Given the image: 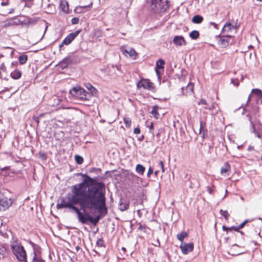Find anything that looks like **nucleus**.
Wrapping results in <instances>:
<instances>
[{
  "label": "nucleus",
  "mask_w": 262,
  "mask_h": 262,
  "mask_svg": "<svg viewBox=\"0 0 262 262\" xmlns=\"http://www.w3.org/2000/svg\"><path fill=\"white\" fill-rule=\"evenodd\" d=\"M82 8H85V6H83V7H77L75 9V11H77V12H79L80 13L81 12V9Z\"/></svg>",
  "instance_id": "nucleus-52"
},
{
  "label": "nucleus",
  "mask_w": 262,
  "mask_h": 262,
  "mask_svg": "<svg viewBox=\"0 0 262 262\" xmlns=\"http://www.w3.org/2000/svg\"><path fill=\"white\" fill-rule=\"evenodd\" d=\"M249 104H248V105H246V103L245 105L242 104L241 106V107L243 108V112L242 113V114H244L245 112H248V114L247 115V117L248 118L249 120H251V115L252 114L254 113V111L249 108Z\"/></svg>",
  "instance_id": "nucleus-14"
},
{
  "label": "nucleus",
  "mask_w": 262,
  "mask_h": 262,
  "mask_svg": "<svg viewBox=\"0 0 262 262\" xmlns=\"http://www.w3.org/2000/svg\"><path fill=\"white\" fill-rule=\"evenodd\" d=\"M222 229L224 231H235L236 232H239L241 234H243L244 233L242 231H240L239 229L238 228L237 226H231L230 227H228L226 226L225 225H223L222 227Z\"/></svg>",
  "instance_id": "nucleus-17"
},
{
  "label": "nucleus",
  "mask_w": 262,
  "mask_h": 262,
  "mask_svg": "<svg viewBox=\"0 0 262 262\" xmlns=\"http://www.w3.org/2000/svg\"><path fill=\"white\" fill-rule=\"evenodd\" d=\"M205 125V123H204L203 121L200 122V133L201 134L202 133L203 136H204L206 132Z\"/></svg>",
  "instance_id": "nucleus-35"
},
{
  "label": "nucleus",
  "mask_w": 262,
  "mask_h": 262,
  "mask_svg": "<svg viewBox=\"0 0 262 262\" xmlns=\"http://www.w3.org/2000/svg\"><path fill=\"white\" fill-rule=\"evenodd\" d=\"M158 106L157 105L154 106L152 107V110L151 111V113L154 116V117L156 118H158L159 114L158 112Z\"/></svg>",
  "instance_id": "nucleus-31"
},
{
  "label": "nucleus",
  "mask_w": 262,
  "mask_h": 262,
  "mask_svg": "<svg viewBox=\"0 0 262 262\" xmlns=\"http://www.w3.org/2000/svg\"><path fill=\"white\" fill-rule=\"evenodd\" d=\"M253 221V220H250V219H246L245 220L244 222H243L241 224H240L238 226V229L240 230L242 228H244V227L245 226V225L248 223H249V222H251Z\"/></svg>",
  "instance_id": "nucleus-36"
},
{
  "label": "nucleus",
  "mask_w": 262,
  "mask_h": 262,
  "mask_svg": "<svg viewBox=\"0 0 262 262\" xmlns=\"http://www.w3.org/2000/svg\"><path fill=\"white\" fill-rule=\"evenodd\" d=\"M198 104H203V105H207V103L205 99H201L200 101L198 102Z\"/></svg>",
  "instance_id": "nucleus-44"
},
{
  "label": "nucleus",
  "mask_w": 262,
  "mask_h": 262,
  "mask_svg": "<svg viewBox=\"0 0 262 262\" xmlns=\"http://www.w3.org/2000/svg\"><path fill=\"white\" fill-rule=\"evenodd\" d=\"M14 12L13 8H11L9 10L3 7H0V15L3 16H7L9 14H12Z\"/></svg>",
  "instance_id": "nucleus-15"
},
{
  "label": "nucleus",
  "mask_w": 262,
  "mask_h": 262,
  "mask_svg": "<svg viewBox=\"0 0 262 262\" xmlns=\"http://www.w3.org/2000/svg\"><path fill=\"white\" fill-rule=\"evenodd\" d=\"M12 200L7 198L0 199V211H4L8 209L12 205Z\"/></svg>",
  "instance_id": "nucleus-7"
},
{
  "label": "nucleus",
  "mask_w": 262,
  "mask_h": 262,
  "mask_svg": "<svg viewBox=\"0 0 262 262\" xmlns=\"http://www.w3.org/2000/svg\"><path fill=\"white\" fill-rule=\"evenodd\" d=\"M128 207V204L126 202H121L119 204V209L121 211L125 210Z\"/></svg>",
  "instance_id": "nucleus-30"
},
{
  "label": "nucleus",
  "mask_w": 262,
  "mask_h": 262,
  "mask_svg": "<svg viewBox=\"0 0 262 262\" xmlns=\"http://www.w3.org/2000/svg\"><path fill=\"white\" fill-rule=\"evenodd\" d=\"M96 245L99 247H105L104 242L102 238H99L96 242Z\"/></svg>",
  "instance_id": "nucleus-38"
},
{
  "label": "nucleus",
  "mask_w": 262,
  "mask_h": 262,
  "mask_svg": "<svg viewBox=\"0 0 262 262\" xmlns=\"http://www.w3.org/2000/svg\"><path fill=\"white\" fill-rule=\"evenodd\" d=\"M79 21V19L77 17H74L71 20L72 24L73 25H76V24H78Z\"/></svg>",
  "instance_id": "nucleus-42"
},
{
  "label": "nucleus",
  "mask_w": 262,
  "mask_h": 262,
  "mask_svg": "<svg viewBox=\"0 0 262 262\" xmlns=\"http://www.w3.org/2000/svg\"><path fill=\"white\" fill-rule=\"evenodd\" d=\"M205 106H204V108L205 109H206V110H212L214 108V106L213 104H211L210 105H209L208 104L207 105H205Z\"/></svg>",
  "instance_id": "nucleus-41"
},
{
  "label": "nucleus",
  "mask_w": 262,
  "mask_h": 262,
  "mask_svg": "<svg viewBox=\"0 0 262 262\" xmlns=\"http://www.w3.org/2000/svg\"><path fill=\"white\" fill-rule=\"evenodd\" d=\"M34 121L36 122L37 124L38 125L39 123V117H35L34 118Z\"/></svg>",
  "instance_id": "nucleus-55"
},
{
  "label": "nucleus",
  "mask_w": 262,
  "mask_h": 262,
  "mask_svg": "<svg viewBox=\"0 0 262 262\" xmlns=\"http://www.w3.org/2000/svg\"><path fill=\"white\" fill-rule=\"evenodd\" d=\"M88 89H89L91 93L93 94V95H95L97 92V90L92 85H91V84H88V86H86Z\"/></svg>",
  "instance_id": "nucleus-33"
},
{
  "label": "nucleus",
  "mask_w": 262,
  "mask_h": 262,
  "mask_svg": "<svg viewBox=\"0 0 262 262\" xmlns=\"http://www.w3.org/2000/svg\"><path fill=\"white\" fill-rule=\"evenodd\" d=\"M142 229V226L141 225H140L139 228H138V229L139 230H141Z\"/></svg>",
  "instance_id": "nucleus-61"
},
{
  "label": "nucleus",
  "mask_w": 262,
  "mask_h": 262,
  "mask_svg": "<svg viewBox=\"0 0 262 262\" xmlns=\"http://www.w3.org/2000/svg\"><path fill=\"white\" fill-rule=\"evenodd\" d=\"M251 96H252V94H250L249 96H248V99L246 101V105L247 106L248 105V104H249V102L250 101V99H251Z\"/></svg>",
  "instance_id": "nucleus-54"
},
{
  "label": "nucleus",
  "mask_w": 262,
  "mask_h": 262,
  "mask_svg": "<svg viewBox=\"0 0 262 262\" xmlns=\"http://www.w3.org/2000/svg\"><path fill=\"white\" fill-rule=\"evenodd\" d=\"M80 31H76L75 32L70 33L63 40L62 43L66 45H69L75 38L79 34Z\"/></svg>",
  "instance_id": "nucleus-11"
},
{
  "label": "nucleus",
  "mask_w": 262,
  "mask_h": 262,
  "mask_svg": "<svg viewBox=\"0 0 262 262\" xmlns=\"http://www.w3.org/2000/svg\"><path fill=\"white\" fill-rule=\"evenodd\" d=\"M46 9L48 13H53L55 11V6L52 4H48Z\"/></svg>",
  "instance_id": "nucleus-27"
},
{
  "label": "nucleus",
  "mask_w": 262,
  "mask_h": 262,
  "mask_svg": "<svg viewBox=\"0 0 262 262\" xmlns=\"http://www.w3.org/2000/svg\"><path fill=\"white\" fill-rule=\"evenodd\" d=\"M1 70H4V69H5V67H4V63H3V64L1 65Z\"/></svg>",
  "instance_id": "nucleus-57"
},
{
  "label": "nucleus",
  "mask_w": 262,
  "mask_h": 262,
  "mask_svg": "<svg viewBox=\"0 0 262 262\" xmlns=\"http://www.w3.org/2000/svg\"><path fill=\"white\" fill-rule=\"evenodd\" d=\"M153 172L152 169L151 167H149L147 172V177H149L150 174Z\"/></svg>",
  "instance_id": "nucleus-51"
},
{
  "label": "nucleus",
  "mask_w": 262,
  "mask_h": 262,
  "mask_svg": "<svg viewBox=\"0 0 262 262\" xmlns=\"http://www.w3.org/2000/svg\"><path fill=\"white\" fill-rule=\"evenodd\" d=\"M76 251L78 252L80 249L79 247L78 246H76Z\"/></svg>",
  "instance_id": "nucleus-59"
},
{
  "label": "nucleus",
  "mask_w": 262,
  "mask_h": 262,
  "mask_svg": "<svg viewBox=\"0 0 262 262\" xmlns=\"http://www.w3.org/2000/svg\"><path fill=\"white\" fill-rule=\"evenodd\" d=\"M158 170H157V171H156L155 172V174L156 175H157V174H158Z\"/></svg>",
  "instance_id": "nucleus-63"
},
{
  "label": "nucleus",
  "mask_w": 262,
  "mask_h": 262,
  "mask_svg": "<svg viewBox=\"0 0 262 262\" xmlns=\"http://www.w3.org/2000/svg\"><path fill=\"white\" fill-rule=\"evenodd\" d=\"M15 18L12 19L10 20V21L8 23V25H14L18 24V23L14 21Z\"/></svg>",
  "instance_id": "nucleus-45"
},
{
  "label": "nucleus",
  "mask_w": 262,
  "mask_h": 262,
  "mask_svg": "<svg viewBox=\"0 0 262 262\" xmlns=\"http://www.w3.org/2000/svg\"><path fill=\"white\" fill-rule=\"evenodd\" d=\"M52 99L54 100V102L52 103L51 104V105H57L60 103L61 100L58 97L55 96L53 97Z\"/></svg>",
  "instance_id": "nucleus-39"
},
{
  "label": "nucleus",
  "mask_w": 262,
  "mask_h": 262,
  "mask_svg": "<svg viewBox=\"0 0 262 262\" xmlns=\"http://www.w3.org/2000/svg\"><path fill=\"white\" fill-rule=\"evenodd\" d=\"M27 59L28 56L26 55H21L18 58L19 62L21 64H25L27 62Z\"/></svg>",
  "instance_id": "nucleus-29"
},
{
  "label": "nucleus",
  "mask_w": 262,
  "mask_h": 262,
  "mask_svg": "<svg viewBox=\"0 0 262 262\" xmlns=\"http://www.w3.org/2000/svg\"><path fill=\"white\" fill-rule=\"evenodd\" d=\"M70 93L72 96L82 100L86 99L87 95H88V92H86L85 90L81 88L80 87L73 88L70 91Z\"/></svg>",
  "instance_id": "nucleus-5"
},
{
  "label": "nucleus",
  "mask_w": 262,
  "mask_h": 262,
  "mask_svg": "<svg viewBox=\"0 0 262 262\" xmlns=\"http://www.w3.org/2000/svg\"><path fill=\"white\" fill-rule=\"evenodd\" d=\"M124 123H125L126 127H129L131 125L132 121L130 118L128 117H124L123 119Z\"/></svg>",
  "instance_id": "nucleus-34"
},
{
  "label": "nucleus",
  "mask_w": 262,
  "mask_h": 262,
  "mask_svg": "<svg viewBox=\"0 0 262 262\" xmlns=\"http://www.w3.org/2000/svg\"><path fill=\"white\" fill-rule=\"evenodd\" d=\"M8 255L7 249L4 244H0V258H4Z\"/></svg>",
  "instance_id": "nucleus-16"
},
{
  "label": "nucleus",
  "mask_w": 262,
  "mask_h": 262,
  "mask_svg": "<svg viewBox=\"0 0 262 262\" xmlns=\"http://www.w3.org/2000/svg\"><path fill=\"white\" fill-rule=\"evenodd\" d=\"M30 244L32 246H35V244L32 242L31 241L30 242Z\"/></svg>",
  "instance_id": "nucleus-60"
},
{
  "label": "nucleus",
  "mask_w": 262,
  "mask_h": 262,
  "mask_svg": "<svg viewBox=\"0 0 262 262\" xmlns=\"http://www.w3.org/2000/svg\"><path fill=\"white\" fill-rule=\"evenodd\" d=\"M12 250L19 261L27 262L26 252L23 246L18 245H12Z\"/></svg>",
  "instance_id": "nucleus-4"
},
{
  "label": "nucleus",
  "mask_w": 262,
  "mask_h": 262,
  "mask_svg": "<svg viewBox=\"0 0 262 262\" xmlns=\"http://www.w3.org/2000/svg\"><path fill=\"white\" fill-rule=\"evenodd\" d=\"M69 64V60L68 58H65L59 63V66L62 69L66 68Z\"/></svg>",
  "instance_id": "nucleus-24"
},
{
  "label": "nucleus",
  "mask_w": 262,
  "mask_h": 262,
  "mask_svg": "<svg viewBox=\"0 0 262 262\" xmlns=\"http://www.w3.org/2000/svg\"><path fill=\"white\" fill-rule=\"evenodd\" d=\"M60 8L63 12L68 13L69 12L68 3L66 1H61L60 4Z\"/></svg>",
  "instance_id": "nucleus-18"
},
{
  "label": "nucleus",
  "mask_w": 262,
  "mask_h": 262,
  "mask_svg": "<svg viewBox=\"0 0 262 262\" xmlns=\"http://www.w3.org/2000/svg\"><path fill=\"white\" fill-rule=\"evenodd\" d=\"M33 257L32 262H45V261L39 256H37L36 252H33Z\"/></svg>",
  "instance_id": "nucleus-26"
},
{
  "label": "nucleus",
  "mask_w": 262,
  "mask_h": 262,
  "mask_svg": "<svg viewBox=\"0 0 262 262\" xmlns=\"http://www.w3.org/2000/svg\"><path fill=\"white\" fill-rule=\"evenodd\" d=\"M136 170L139 174L143 175L145 171V167L141 164H138L136 166Z\"/></svg>",
  "instance_id": "nucleus-25"
},
{
  "label": "nucleus",
  "mask_w": 262,
  "mask_h": 262,
  "mask_svg": "<svg viewBox=\"0 0 262 262\" xmlns=\"http://www.w3.org/2000/svg\"><path fill=\"white\" fill-rule=\"evenodd\" d=\"M43 114H41L38 117L40 118V117H41L43 116Z\"/></svg>",
  "instance_id": "nucleus-62"
},
{
  "label": "nucleus",
  "mask_w": 262,
  "mask_h": 262,
  "mask_svg": "<svg viewBox=\"0 0 262 262\" xmlns=\"http://www.w3.org/2000/svg\"><path fill=\"white\" fill-rule=\"evenodd\" d=\"M165 64L164 61L162 59H159L156 62V72L157 74H159V72L157 69H163L164 65Z\"/></svg>",
  "instance_id": "nucleus-21"
},
{
  "label": "nucleus",
  "mask_w": 262,
  "mask_h": 262,
  "mask_svg": "<svg viewBox=\"0 0 262 262\" xmlns=\"http://www.w3.org/2000/svg\"><path fill=\"white\" fill-rule=\"evenodd\" d=\"M75 160L76 162L79 164H82L83 162V158L79 155H76L75 156Z\"/></svg>",
  "instance_id": "nucleus-37"
},
{
  "label": "nucleus",
  "mask_w": 262,
  "mask_h": 262,
  "mask_svg": "<svg viewBox=\"0 0 262 262\" xmlns=\"http://www.w3.org/2000/svg\"><path fill=\"white\" fill-rule=\"evenodd\" d=\"M237 246H238L236 244H234V245H233V247H237Z\"/></svg>",
  "instance_id": "nucleus-64"
},
{
  "label": "nucleus",
  "mask_w": 262,
  "mask_h": 262,
  "mask_svg": "<svg viewBox=\"0 0 262 262\" xmlns=\"http://www.w3.org/2000/svg\"><path fill=\"white\" fill-rule=\"evenodd\" d=\"M138 86L143 87L144 89L151 90L153 89V83L150 82L148 80L143 79L141 80L138 84Z\"/></svg>",
  "instance_id": "nucleus-13"
},
{
  "label": "nucleus",
  "mask_w": 262,
  "mask_h": 262,
  "mask_svg": "<svg viewBox=\"0 0 262 262\" xmlns=\"http://www.w3.org/2000/svg\"><path fill=\"white\" fill-rule=\"evenodd\" d=\"M188 233L186 232L183 231L180 233H178L177 235V238L179 241L183 242L184 239L188 236Z\"/></svg>",
  "instance_id": "nucleus-23"
},
{
  "label": "nucleus",
  "mask_w": 262,
  "mask_h": 262,
  "mask_svg": "<svg viewBox=\"0 0 262 262\" xmlns=\"http://www.w3.org/2000/svg\"><path fill=\"white\" fill-rule=\"evenodd\" d=\"M203 17L199 15H194L192 19V21L194 24H200L202 22Z\"/></svg>",
  "instance_id": "nucleus-22"
},
{
  "label": "nucleus",
  "mask_w": 262,
  "mask_h": 262,
  "mask_svg": "<svg viewBox=\"0 0 262 262\" xmlns=\"http://www.w3.org/2000/svg\"><path fill=\"white\" fill-rule=\"evenodd\" d=\"M252 93L255 94L257 96L260 97L262 96V92L259 89H253L252 90Z\"/></svg>",
  "instance_id": "nucleus-40"
},
{
  "label": "nucleus",
  "mask_w": 262,
  "mask_h": 262,
  "mask_svg": "<svg viewBox=\"0 0 262 262\" xmlns=\"http://www.w3.org/2000/svg\"><path fill=\"white\" fill-rule=\"evenodd\" d=\"M16 65H17V62H13L11 63V66H16Z\"/></svg>",
  "instance_id": "nucleus-58"
},
{
  "label": "nucleus",
  "mask_w": 262,
  "mask_h": 262,
  "mask_svg": "<svg viewBox=\"0 0 262 262\" xmlns=\"http://www.w3.org/2000/svg\"><path fill=\"white\" fill-rule=\"evenodd\" d=\"M173 42L177 46H184L187 44L184 37L181 35L175 36L173 39Z\"/></svg>",
  "instance_id": "nucleus-10"
},
{
  "label": "nucleus",
  "mask_w": 262,
  "mask_h": 262,
  "mask_svg": "<svg viewBox=\"0 0 262 262\" xmlns=\"http://www.w3.org/2000/svg\"><path fill=\"white\" fill-rule=\"evenodd\" d=\"M11 77L14 79H18L21 76V72L18 70H15L11 73Z\"/></svg>",
  "instance_id": "nucleus-20"
},
{
  "label": "nucleus",
  "mask_w": 262,
  "mask_h": 262,
  "mask_svg": "<svg viewBox=\"0 0 262 262\" xmlns=\"http://www.w3.org/2000/svg\"><path fill=\"white\" fill-rule=\"evenodd\" d=\"M189 36L192 39H196L199 36V32L196 30L192 31L190 33Z\"/></svg>",
  "instance_id": "nucleus-28"
},
{
  "label": "nucleus",
  "mask_w": 262,
  "mask_h": 262,
  "mask_svg": "<svg viewBox=\"0 0 262 262\" xmlns=\"http://www.w3.org/2000/svg\"><path fill=\"white\" fill-rule=\"evenodd\" d=\"M9 4V0H4V1H2L1 5L2 7H4L5 6L8 5Z\"/></svg>",
  "instance_id": "nucleus-43"
},
{
  "label": "nucleus",
  "mask_w": 262,
  "mask_h": 262,
  "mask_svg": "<svg viewBox=\"0 0 262 262\" xmlns=\"http://www.w3.org/2000/svg\"><path fill=\"white\" fill-rule=\"evenodd\" d=\"M194 86L192 83H189L186 87V90L187 93H192L193 91Z\"/></svg>",
  "instance_id": "nucleus-32"
},
{
  "label": "nucleus",
  "mask_w": 262,
  "mask_h": 262,
  "mask_svg": "<svg viewBox=\"0 0 262 262\" xmlns=\"http://www.w3.org/2000/svg\"><path fill=\"white\" fill-rule=\"evenodd\" d=\"M134 133L135 134H139L140 133V129L138 127H136L134 130Z\"/></svg>",
  "instance_id": "nucleus-49"
},
{
  "label": "nucleus",
  "mask_w": 262,
  "mask_h": 262,
  "mask_svg": "<svg viewBox=\"0 0 262 262\" xmlns=\"http://www.w3.org/2000/svg\"><path fill=\"white\" fill-rule=\"evenodd\" d=\"M159 165H160V168H161L162 172H164L165 169H164V164H163V161H161L159 162Z\"/></svg>",
  "instance_id": "nucleus-47"
},
{
  "label": "nucleus",
  "mask_w": 262,
  "mask_h": 262,
  "mask_svg": "<svg viewBox=\"0 0 262 262\" xmlns=\"http://www.w3.org/2000/svg\"><path fill=\"white\" fill-rule=\"evenodd\" d=\"M221 215L225 218L226 221H228L230 216V214H221Z\"/></svg>",
  "instance_id": "nucleus-50"
},
{
  "label": "nucleus",
  "mask_w": 262,
  "mask_h": 262,
  "mask_svg": "<svg viewBox=\"0 0 262 262\" xmlns=\"http://www.w3.org/2000/svg\"><path fill=\"white\" fill-rule=\"evenodd\" d=\"M149 132L153 134L154 130V123L150 122V125L149 126Z\"/></svg>",
  "instance_id": "nucleus-46"
},
{
  "label": "nucleus",
  "mask_w": 262,
  "mask_h": 262,
  "mask_svg": "<svg viewBox=\"0 0 262 262\" xmlns=\"http://www.w3.org/2000/svg\"><path fill=\"white\" fill-rule=\"evenodd\" d=\"M230 170V166L228 163H225L224 166L221 169V173L222 175L227 173Z\"/></svg>",
  "instance_id": "nucleus-19"
},
{
  "label": "nucleus",
  "mask_w": 262,
  "mask_h": 262,
  "mask_svg": "<svg viewBox=\"0 0 262 262\" xmlns=\"http://www.w3.org/2000/svg\"><path fill=\"white\" fill-rule=\"evenodd\" d=\"M153 245H154L156 247H160V243L159 239H157L156 243L153 244Z\"/></svg>",
  "instance_id": "nucleus-53"
},
{
  "label": "nucleus",
  "mask_w": 262,
  "mask_h": 262,
  "mask_svg": "<svg viewBox=\"0 0 262 262\" xmlns=\"http://www.w3.org/2000/svg\"><path fill=\"white\" fill-rule=\"evenodd\" d=\"M180 248L184 254H187L193 250L194 245L192 243H182Z\"/></svg>",
  "instance_id": "nucleus-9"
},
{
  "label": "nucleus",
  "mask_w": 262,
  "mask_h": 262,
  "mask_svg": "<svg viewBox=\"0 0 262 262\" xmlns=\"http://www.w3.org/2000/svg\"><path fill=\"white\" fill-rule=\"evenodd\" d=\"M123 54L126 56L127 55L133 59H136L137 56V53L136 51L131 48H129L128 49H126L125 47L122 46L120 48Z\"/></svg>",
  "instance_id": "nucleus-8"
},
{
  "label": "nucleus",
  "mask_w": 262,
  "mask_h": 262,
  "mask_svg": "<svg viewBox=\"0 0 262 262\" xmlns=\"http://www.w3.org/2000/svg\"><path fill=\"white\" fill-rule=\"evenodd\" d=\"M231 83H233L235 86H238L239 84L238 81L235 79H232Z\"/></svg>",
  "instance_id": "nucleus-48"
},
{
  "label": "nucleus",
  "mask_w": 262,
  "mask_h": 262,
  "mask_svg": "<svg viewBox=\"0 0 262 262\" xmlns=\"http://www.w3.org/2000/svg\"><path fill=\"white\" fill-rule=\"evenodd\" d=\"M210 25H212L215 28L217 29V25L215 23H213V22H210Z\"/></svg>",
  "instance_id": "nucleus-56"
},
{
  "label": "nucleus",
  "mask_w": 262,
  "mask_h": 262,
  "mask_svg": "<svg viewBox=\"0 0 262 262\" xmlns=\"http://www.w3.org/2000/svg\"><path fill=\"white\" fill-rule=\"evenodd\" d=\"M106 214H77L78 222L82 225L95 227Z\"/></svg>",
  "instance_id": "nucleus-2"
},
{
  "label": "nucleus",
  "mask_w": 262,
  "mask_h": 262,
  "mask_svg": "<svg viewBox=\"0 0 262 262\" xmlns=\"http://www.w3.org/2000/svg\"><path fill=\"white\" fill-rule=\"evenodd\" d=\"M167 0H151L150 9L153 12L158 13L165 12L168 8Z\"/></svg>",
  "instance_id": "nucleus-3"
},
{
  "label": "nucleus",
  "mask_w": 262,
  "mask_h": 262,
  "mask_svg": "<svg viewBox=\"0 0 262 262\" xmlns=\"http://www.w3.org/2000/svg\"><path fill=\"white\" fill-rule=\"evenodd\" d=\"M236 32V28L230 23H227L224 26L222 33L223 35L233 37Z\"/></svg>",
  "instance_id": "nucleus-6"
},
{
  "label": "nucleus",
  "mask_w": 262,
  "mask_h": 262,
  "mask_svg": "<svg viewBox=\"0 0 262 262\" xmlns=\"http://www.w3.org/2000/svg\"><path fill=\"white\" fill-rule=\"evenodd\" d=\"M231 38H232V37L228 36L223 34L221 35L219 40V44L220 46L222 48L227 47L229 44Z\"/></svg>",
  "instance_id": "nucleus-12"
},
{
  "label": "nucleus",
  "mask_w": 262,
  "mask_h": 262,
  "mask_svg": "<svg viewBox=\"0 0 262 262\" xmlns=\"http://www.w3.org/2000/svg\"><path fill=\"white\" fill-rule=\"evenodd\" d=\"M92 179L88 177L82 182L72 187V194H69L65 199L57 205V208H68L76 213H81L75 205L79 203L84 213L95 211L106 213L105 198L102 191L103 185L97 183L90 185Z\"/></svg>",
  "instance_id": "nucleus-1"
}]
</instances>
